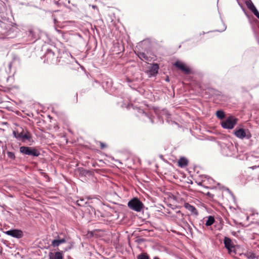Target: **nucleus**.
<instances>
[{
  "label": "nucleus",
  "mask_w": 259,
  "mask_h": 259,
  "mask_svg": "<svg viewBox=\"0 0 259 259\" xmlns=\"http://www.w3.org/2000/svg\"><path fill=\"white\" fill-rule=\"evenodd\" d=\"M128 207L137 212L141 211L144 207V204L137 198H134L128 201Z\"/></svg>",
  "instance_id": "obj_1"
},
{
  "label": "nucleus",
  "mask_w": 259,
  "mask_h": 259,
  "mask_svg": "<svg viewBox=\"0 0 259 259\" xmlns=\"http://www.w3.org/2000/svg\"><path fill=\"white\" fill-rule=\"evenodd\" d=\"M5 233L8 235L12 236L13 237L16 238L18 239L22 237L23 234L22 231L17 229H13L9 231H7Z\"/></svg>",
  "instance_id": "obj_6"
},
{
  "label": "nucleus",
  "mask_w": 259,
  "mask_h": 259,
  "mask_svg": "<svg viewBox=\"0 0 259 259\" xmlns=\"http://www.w3.org/2000/svg\"><path fill=\"white\" fill-rule=\"evenodd\" d=\"M175 65L186 74H188L190 73V69L182 62L177 61L175 62Z\"/></svg>",
  "instance_id": "obj_8"
},
{
  "label": "nucleus",
  "mask_w": 259,
  "mask_h": 259,
  "mask_svg": "<svg viewBox=\"0 0 259 259\" xmlns=\"http://www.w3.org/2000/svg\"><path fill=\"white\" fill-rule=\"evenodd\" d=\"M54 21L55 23H56V21H57L56 19V18H54Z\"/></svg>",
  "instance_id": "obj_29"
},
{
  "label": "nucleus",
  "mask_w": 259,
  "mask_h": 259,
  "mask_svg": "<svg viewBox=\"0 0 259 259\" xmlns=\"http://www.w3.org/2000/svg\"><path fill=\"white\" fill-rule=\"evenodd\" d=\"M93 8H96V6H93Z\"/></svg>",
  "instance_id": "obj_31"
},
{
  "label": "nucleus",
  "mask_w": 259,
  "mask_h": 259,
  "mask_svg": "<svg viewBox=\"0 0 259 259\" xmlns=\"http://www.w3.org/2000/svg\"><path fill=\"white\" fill-rule=\"evenodd\" d=\"M214 222V218L212 216H209L206 222L205 225L207 226H210L213 224Z\"/></svg>",
  "instance_id": "obj_19"
},
{
  "label": "nucleus",
  "mask_w": 259,
  "mask_h": 259,
  "mask_svg": "<svg viewBox=\"0 0 259 259\" xmlns=\"http://www.w3.org/2000/svg\"><path fill=\"white\" fill-rule=\"evenodd\" d=\"M178 163L180 167H183L187 165L188 160L186 158L182 157L179 160Z\"/></svg>",
  "instance_id": "obj_14"
},
{
  "label": "nucleus",
  "mask_w": 259,
  "mask_h": 259,
  "mask_svg": "<svg viewBox=\"0 0 259 259\" xmlns=\"http://www.w3.org/2000/svg\"><path fill=\"white\" fill-rule=\"evenodd\" d=\"M138 56L142 60H144L146 61L149 60L148 57L146 55L145 53L139 52L138 54Z\"/></svg>",
  "instance_id": "obj_17"
},
{
  "label": "nucleus",
  "mask_w": 259,
  "mask_h": 259,
  "mask_svg": "<svg viewBox=\"0 0 259 259\" xmlns=\"http://www.w3.org/2000/svg\"><path fill=\"white\" fill-rule=\"evenodd\" d=\"M83 201V199H80L79 200L77 201V203L78 205L81 206L83 205V204L81 203Z\"/></svg>",
  "instance_id": "obj_25"
},
{
  "label": "nucleus",
  "mask_w": 259,
  "mask_h": 259,
  "mask_svg": "<svg viewBox=\"0 0 259 259\" xmlns=\"http://www.w3.org/2000/svg\"><path fill=\"white\" fill-rule=\"evenodd\" d=\"M166 81H169V79H168V78H167L166 79Z\"/></svg>",
  "instance_id": "obj_30"
},
{
  "label": "nucleus",
  "mask_w": 259,
  "mask_h": 259,
  "mask_svg": "<svg viewBox=\"0 0 259 259\" xmlns=\"http://www.w3.org/2000/svg\"><path fill=\"white\" fill-rule=\"evenodd\" d=\"M66 242V240L64 238H62L61 239H55L52 241V245L53 247H58L61 244L65 243Z\"/></svg>",
  "instance_id": "obj_13"
},
{
  "label": "nucleus",
  "mask_w": 259,
  "mask_h": 259,
  "mask_svg": "<svg viewBox=\"0 0 259 259\" xmlns=\"http://www.w3.org/2000/svg\"><path fill=\"white\" fill-rule=\"evenodd\" d=\"M238 119L233 117L229 116L226 120L221 122L222 126L225 129H232L237 123Z\"/></svg>",
  "instance_id": "obj_4"
},
{
  "label": "nucleus",
  "mask_w": 259,
  "mask_h": 259,
  "mask_svg": "<svg viewBox=\"0 0 259 259\" xmlns=\"http://www.w3.org/2000/svg\"><path fill=\"white\" fill-rule=\"evenodd\" d=\"M234 134L236 137L240 139L244 138L249 139L251 137V134L249 130L243 128L236 129L234 132Z\"/></svg>",
  "instance_id": "obj_5"
},
{
  "label": "nucleus",
  "mask_w": 259,
  "mask_h": 259,
  "mask_svg": "<svg viewBox=\"0 0 259 259\" xmlns=\"http://www.w3.org/2000/svg\"><path fill=\"white\" fill-rule=\"evenodd\" d=\"M11 64H10V65H9V67H10V68H11Z\"/></svg>",
  "instance_id": "obj_32"
},
{
  "label": "nucleus",
  "mask_w": 259,
  "mask_h": 259,
  "mask_svg": "<svg viewBox=\"0 0 259 259\" xmlns=\"http://www.w3.org/2000/svg\"><path fill=\"white\" fill-rule=\"evenodd\" d=\"M184 207L187 210H189L191 213L196 214V215L198 214L195 207L194 206L191 205L189 203H185Z\"/></svg>",
  "instance_id": "obj_12"
},
{
  "label": "nucleus",
  "mask_w": 259,
  "mask_h": 259,
  "mask_svg": "<svg viewBox=\"0 0 259 259\" xmlns=\"http://www.w3.org/2000/svg\"><path fill=\"white\" fill-rule=\"evenodd\" d=\"M20 152L24 155L33 157H37L40 155L39 151L32 147L21 146L20 147Z\"/></svg>",
  "instance_id": "obj_2"
},
{
  "label": "nucleus",
  "mask_w": 259,
  "mask_h": 259,
  "mask_svg": "<svg viewBox=\"0 0 259 259\" xmlns=\"http://www.w3.org/2000/svg\"><path fill=\"white\" fill-rule=\"evenodd\" d=\"M254 15L257 18V17H259V12H258V11L256 9H255V10H254L252 12Z\"/></svg>",
  "instance_id": "obj_24"
},
{
  "label": "nucleus",
  "mask_w": 259,
  "mask_h": 259,
  "mask_svg": "<svg viewBox=\"0 0 259 259\" xmlns=\"http://www.w3.org/2000/svg\"><path fill=\"white\" fill-rule=\"evenodd\" d=\"M138 112L140 114H142V116L143 117H146L148 119H149V120L152 122L153 123V120L152 119V118L150 117H149V116L148 115V114L145 113L143 110H142L141 109H140V108H138Z\"/></svg>",
  "instance_id": "obj_15"
},
{
  "label": "nucleus",
  "mask_w": 259,
  "mask_h": 259,
  "mask_svg": "<svg viewBox=\"0 0 259 259\" xmlns=\"http://www.w3.org/2000/svg\"><path fill=\"white\" fill-rule=\"evenodd\" d=\"M178 213H179L182 214V213H181V212L180 211L178 212Z\"/></svg>",
  "instance_id": "obj_33"
},
{
  "label": "nucleus",
  "mask_w": 259,
  "mask_h": 259,
  "mask_svg": "<svg viewBox=\"0 0 259 259\" xmlns=\"http://www.w3.org/2000/svg\"><path fill=\"white\" fill-rule=\"evenodd\" d=\"M7 154L9 158L11 160H15L16 158L15 153L13 152L7 151Z\"/></svg>",
  "instance_id": "obj_22"
},
{
  "label": "nucleus",
  "mask_w": 259,
  "mask_h": 259,
  "mask_svg": "<svg viewBox=\"0 0 259 259\" xmlns=\"http://www.w3.org/2000/svg\"><path fill=\"white\" fill-rule=\"evenodd\" d=\"M153 259H159V258L157 256H155V257H154Z\"/></svg>",
  "instance_id": "obj_27"
},
{
  "label": "nucleus",
  "mask_w": 259,
  "mask_h": 259,
  "mask_svg": "<svg viewBox=\"0 0 259 259\" xmlns=\"http://www.w3.org/2000/svg\"><path fill=\"white\" fill-rule=\"evenodd\" d=\"M49 256L50 259H63V251H57L55 253L50 252Z\"/></svg>",
  "instance_id": "obj_10"
},
{
  "label": "nucleus",
  "mask_w": 259,
  "mask_h": 259,
  "mask_svg": "<svg viewBox=\"0 0 259 259\" xmlns=\"http://www.w3.org/2000/svg\"><path fill=\"white\" fill-rule=\"evenodd\" d=\"M159 66L157 64H153L149 69V73L151 76L156 75L158 71Z\"/></svg>",
  "instance_id": "obj_11"
},
{
  "label": "nucleus",
  "mask_w": 259,
  "mask_h": 259,
  "mask_svg": "<svg viewBox=\"0 0 259 259\" xmlns=\"http://www.w3.org/2000/svg\"><path fill=\"white\" fill-rule=\"evenodd\" d=\"M100 146H101V148L102 149H104V148H105L106 147V145L104 144L103 143H102V142H100Z\"/></svg>",
  "instance_id": "obj_26"
},
{
  "label": "nucleus",
  "mask_w": 259,
  "mask_h": 259,
  "mask_svg": "<svg viewBox=\"0 0 259 259\" xmlns=\"http://www.w3.org/2000/svg\"><path fill=\"white\" fill-rule=\"evenodd\" d=\"M257 18H258V19H259V17H257Z\"/></svg>",
  "instance_id": "obj_34"
},
{
  "label": "nucleus",
  "mask_w": 259,
  "mask_h": 259,
  "mask_svg": "<svg viewBox=\"0 0 259 259\" xmlns=\"http://www.w3.org/2000/svg\"><path fill=\"white\" fill-rule=\"evenodd\" d=\"M246 5L247 7V8L251 11L252 12L254 10L256 9L255 7L253 5V4L252 3V2L250 0H249L248 1L246 2Z\"/></svg>",
  "instance_id": "obj_16"
},
{
  "label": "nucleus",
  "mask_w": 259,
  "mask_h": 259,
  "mask_svg": "<svg viewBox=\"0 0 259 259\" xmlns=\"http://www.w3.org/2000/svg\"><path fill=\"white\" fill-rule=\"evenodd\" d=\"M137 259H150V257L146 253H142L137 256Z\"/></svg>",
  "instance_id": "obj_20"
},
{
  "label": "nucleus",
  "mask_w": 259,
  "mask_h": 259,
  "mask_svg": "<svg viewBox=\"0 0 259 259\" xmlns=\"http://www.w3.org/2000/svg\"><path fill=\"white\" fill-rule=\"evenodd\" d=\"M233 148V146L231 144L230 146H228V147H225L223 148V152L224 154H225L226 156H231V153H228L227 152V150L229 149H231V148Z\"/></svg>",
  "instance_id": "obj_18"
},
{
  "label": "nucleus",
  "mask_w": 259,
  "mask_h": 259,
  "mask_svg": "<svg viewBox=\"0 0 259 259\" xmlns=\"http://www.w3.org/2000/svg\"><path fill=\"white\" fill-rule=\"evenodd\" d=\"M21 131H13V134L15 138L19 140L24 141L26 140L30 141L31 139V134L26 129L21 128Z\"/></svg>",
  "instance_id": "obj_3"
},
{
  "label": "nucleus",
  "mask_w": 259,
  "mask_h": 259,
  "mask_svg": "<svg viewBox=\"0 0 259 259\" xmlns=\"http://www.w3.org/2000/svg\"><path fill=\"white\" fill-rule=\"evenodd\" d=\"M216 115L219 118L222 119L225 117V113L222 110H218L216 112Z\"/></svg>",
  "instance_id": "obj_21"
},
{
  "label": "nucleus",
  "mask_w": 259,
  "mask_h": 259,
  "mask_svg": "<svg viewBox=\"0 0 259 259\" xmlns=\"http://www.w3.org/2000/svg\"><path fill=\"white\" fill-rule=\"evenodd\" d=\"M45 58L49 63H53L55 59V53L51 49H48L45 55Z\"/></svg>",
  "instance_id": "obj_7"
},
{
  "label": "nucleus",
  "mask_w": 259,
  "mask_h": 259,
  "mask_svg": "<svg viewBox=\"0 0 259 259\" xmlns=\"http://www.w3.org/2000/svg\"><path fill=\"white\" fill-rule=\"evenodd\" d=\"M29 32L30 34H31L32 33V30H30Z\"/></svg>",
  "instance_id": "obj_28"
},
{
  "label": "nucleus",
  "mask_w": 259,
  "mask_h": 259,
  "mask_svg": "<svg viewBox=\"0 0 259 259\" xmlns=\"http://www.w3.org/2000/svg\"><path fill=\"white\" fill-rule=\"evenodd\" d=\"M245 255L249 259H254L256 257L255 254L250 252L246 253Z\"/></svg>",
  "instance_id": "obj_23"
},
{
  "label": "nucleus",
  "mask_w": 259,
  "mask_h": 259,
  "mask_svg": "<svg viewBox=\"0 0 259 259\" xmlns=\"http://www.w3.org/2000/svg\"><path fill=\"white\" fill-rule=\"evenodd\" d=\"M224 244L225 247L228 250L230 253L234 250V247L233 245L232 240L228 237H225L224 238Z\"/></svg>",
  "instance_id": "obj_9"
}]
</instances>
